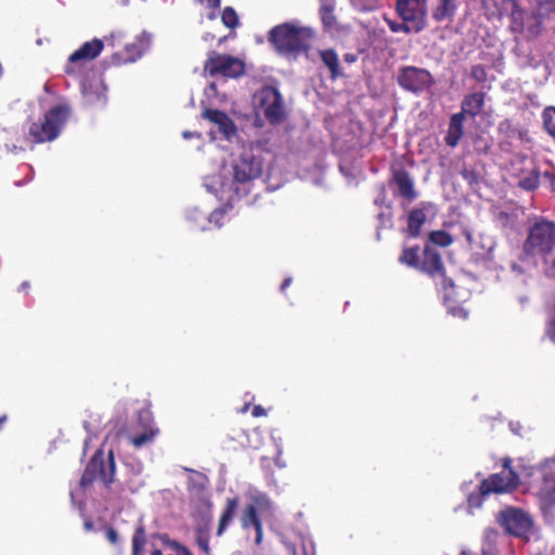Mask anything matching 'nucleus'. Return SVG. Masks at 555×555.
<instances>
[{
	"instance_id": "obj_9",
	"label": "nucleus",
	"mask_w": 555,
	"mask_h": 555,
	"mask_svg": "<svg viewBox=\"0 0 555 555\" xmlns=\"http://www.w3.org/2000/svg\"><path fill=\"white\" fill-rule=\"evenodd\" d=\"M555 246V222L543 220L537 222L529 231L525 243L528 254H550Z\"/></svg>"
},
{
	"instance_id": "obj_43",
	"label": "nucleus",
	"mask_w": 555,
	"mask_h": 555,
	"mask_svg": "<svg viewBox=\"0 0 555 555\" xmlns=\"http://www.w3.org/2000/svg\"><path fill=\"white\" fill-rule=\"evenodd\" d=\"M29 287H30L29 282L24 281V282L20 285V291H23V292H25V293L27 294V293H28Z\"/></svg>"
},
{
	"instance_id": "obj_33",
	"label": "nucleus",
	"mask_w": 555,
	"mask_h": 555,
	"mask_svg": "<svg viewBox=\"0 0 555 555\" xmlns=\"http://www.w3.org/2000/svg\"><path fill=\"white\" fill-rule=\"evenodd\" d=\"M222 24L230 28L234 29L238 25V16L235 10L231 7H225L221 13Z\"/></svg>"
},
{
	"instance_id": "obj_38",
	"label": "nucleus",
	"mask_w": 555,
	"mask_h": 555,
	"mask_svg": "<svg viewBox=\"0 0 555 555\" xmlns=\"http://www.w3.org/2000/svg\"><path fill=\"white\" fill-rule=\"evenodd\" d=\"M461 176L463 177L464 180H466L469 184H473V183H476L477 180H478V176L476 173L475 170H468V169H464L462 172H461Z\"/></svg>"
},
{
	"instance_id": "obj_13",
	"label": "nucleus",
	"mask_w": 555,
	"mask_h": 555,
	"mask_svg": "<svg viewBox=\"0 0 555 555\" xmlns=\"http://www.w3.org/2000/svg\"><path fill=\"white\" fill-rule=\"evenodd\" d=\"M418 271L426 273L431 279H440L443 288L453 286L452 280L446 276V268L440 253L433 246L426 245Z\"/></svg>"
},
{
	"instance_id": "obj_49",
	"label": "nucleus",
	"mask_w": 555,
	"mask_h": 555,
	"mask_svg": "<svg viewBox=\"0 0 555 555\" xmlns=\"http://www.w3.org/2000/svg\"><path fill=\"white\" fill-rule=\"evenodd\" d=\"M7 422V415H2L0 416V428L2 427V425Z\"/></svg>"
},
{
	"instance_id": "obj_52",
	"label": "nucleus",
	"mask_w": 555,
	"mask_h": 555,
	"mask_svg": "<svg viewBox=\"0 0 555 555\" xmlns=\"http://www.w3.org/2000/svg\"><path fill=\"white\" fill-rule=\"evenodd\" d=\"M83 94H85L86 98H88V92L86 90V87H83Z\"/></svg>"
},
{
	"instance_id": "obj_25",
	"label": "nucleus",
	"mask_w": 555,
	"mask_h": 555,
	"mask_svg": "<svg viewBox=\"0 0 555 555\" xmlns=\"http://www.w3.org/2000/svg\"><path fill=\"white\" fill-rule=\"evenodd\" d=\"M319 55L323 64L328 68L330 76L333 80L343 76L339 67L338 55L334 49L320 50Z\"/></svg>"
},
{
	"instance_id": "obj_36",
	"label": "nucleus",
	"mask_w": 555,
	"mask_h": 555,
	"mask_svg": "<svg viewBox=\"0 0 555 555\" xmlns=\"http://www.w3.org/2000/svg\"><path fill=\"white\" fill-rule=\"evenodd\" d=\"M470 77L477 82L483 83L487 81L488 74L487 69L481 64L473 65L470 68Z\"/></svg>"
},
{
	"instance_id": "obj_7",
	"label": "nucleus",
	"mask_w": 555,
	"mask_h": 555,
	"mask_svg": "<svg viewBox=\"0 0 555 555\" xmlns=\"http://www.w3.org/2000/svg\"><path fill=\"white\" fill-rule=\"evenodd\" d=\"M204 72L210 77L237 78L245 73V63L230 54L210 51L204 63Z\"/></svg>"
},
{
	"instance_id": "obj_51",
	"label": "nucleus",
	"mask_w": 555,
	"mask_h": 555,
	"mask_svg": "<svg viewBox=\"0 0 555 555\" xmlns=\"http://www.w3.org/2000/svg\"><path fill=\"white\" fill-rule=\"evenodd\" d=\"M473 500H474V498H473V495H470V496H469V499H468V502H469V504H470V505H473V504H474V503H473Z\"/></svg>"
},
{
	"instance_id": "obj_39",
	"label": "nucleus",
	"mask_w": 555,
	"mask_h": 555,
	"mask_svg": "<svg viewBox=\"0 0 555 555\" xmlns=\"http://www.w3.org/2000/svg\"><path fill=\"white\" fill-rule=\"evenodd\" d=\"M198 3L204 4L206 3L209 9L217 10L220 8L221 1L220 0H196Z\"/></svg>"
},
{
	"instance_id": "obj_37",
	"label": "nucleus",
	"mask_w": 555,
	"mask_h": 555,
	"mask_svg": "<svg viewBox=\"0 0 555 555\" xmlns=\"http://www.w3.org/2000/svg\"><path fill=\"white\" fill-rule=\"evenodd\" d=\"M106 539L113 545H117L119 542V534L113 527H107L105 530Z\"/></svg>"
},
{
	"instance_id": "obj_24",
	"label": "nucleus",
	"mask_w": 555,
	"mask_h": 555,
	"mask_svg": "<svg viewBox=\"0 0 555 555\" xmlns=\"http://www.w3.org/2000/svg\"><path fill=\"white\" fill-rule=\"evenodd\" d=\"M237 505H238L237 498H231V499L227 500L225 506H224V508H223V511L221 513V516H220V519H219V524H218V528H217V532H216V534L218 537L222 535L223 532L229 527V525L232 522V520H233V518L235 516V512H236Z\"/></svg>"
},
{
	"instance_id": "obj_26",
	"label": "nucleus",
	"mask_w": 555,
	"mask_h": 555,
	"mask_svg": "<svg viewBox=\"0 0 555 555\" xmlns=\"http://www.w3.org/2000/svg\"><path fill=\"white\" fill-rule=\"evenodd\" d=\"M159 435V428L143 429L140 434H134L129 437V441L134 449H142L143 447L152 444L156 437Z\"/></svg>"
},
{
	"instance_id": "obj_53",
	"label": "nucleus",
	"mask_w": 555,
	"mask_h": 555,
	"mask_svg": "<svg viewBox=\"0 0 555 555\" xmlns=\"http://www.w3.org/2000/svg\"><path fill=\"white\" fill-rule=\"evenodd\" d=\"M224 40H225V37L220 38V39H219V43L224 42Z\"/></svg>"
},
{
	"instance_id": "obj_45",
	"label": "nucleus",
	"mask_w": 555,
	"mask_h": 555,
	"mask_svg": "<svg viewBox=\"0 0 555 555\" xmlns=\"http://www.w3.org/2000/svg\"><path fill=\"white\" fill-rule=\"evenodd\" d=\"M345 60H346L347 62L351 63V62H354V61H356V56H354V55H352V54H346V55H345Z\"/></svg>"
},
{
	"instance_id": "obj_12",
	"label": "nucleus",
	"mask_w": 555,
	"mask_h": 555,
	"mask_svg": "<svg viewBox=\"0 0 555 555\" xmlns=\"http://www.w3.org/2000/svg\"><path fill=\"white\" fill-rule=\"evenodd\" d=\"M396 12L404 22H415V33L427 25V0H397Z\"/></svg>"
},
{
	"instance_id": "obj_48",
	"label": "nucleus",
	"mask_w": 555,
	"mask_h": 555,
	"mask_svg": "<svg viewBox=\"0 0 555 555\" xmlns=\"http://www.w3.org/2000/svg\"><path fill=\"white\" fill-rule=\"evenodd\" d=\"M502 1H503V2H511V3H513V8H514V7H516V5H519V4H518V1H519V0H502Z\"/></svg>"
},
{
	"instance_id": "obj_11",
	"label": "nucleus",
	"mask_w": 555,
	"mask_h": 555,
	"mask_svg": "<svg viewBox=\"0 0 555 555\" xmlns=\"http://www.w3.org/2000/svg\"><path fill=\"white\" fill-rule=\"evenodd\" d=\"M397 82L403 90L418 94L430 88L435 79L425 68L403 66L399 69Z\"/></svg>"
},
{
	"instance_id": "obj_20",
	"label": "nucleus",
	"mask_w": 555,
	"mask_h": 555,
	"mask_svg": "<svg viewBox=\"0 0 555 555\" xmlns=\"http://www.w3.org/2000/svg\"><path fill=\"white\" fill-rule=\"evenodd\" d=\"M429 203H421L418 207L413 208L408 215L406 232L411 237H418L421 235L422 227L425 224L427 216L426 208Z\"/></svg>"
},
{
	"instance_id": "obj_30",
	"label": "nucleus",
	"mask_w": 555,
	"mask_h": 555,
	"mask_svg": "<svg viewBox=\"0 0 555 555\" xmlns=\"http://www.w3.org/2000/svg\"><path fill=\"white\" fill-rule=\"evenodd\" d=\"M146 543V534L143 526H139L132 535V555H142Z\"/></svg>"
},
{
	"instance_id": "obj_41",
	"label": "nucleus",
	"mask_w": 555,
	"mask_h": 555,
	"mask_svg": "<svg viewBox=\"0 0 555 555\" xmlns=\"http://www.w3.org/2000/svg\"><path fill=\"white\" fill-rule=\"evenodd\" d=\"M251 415L254 417H261L267 415V411L261 405H254L251 410Z\"/></svg>"
},
{
	"instance_id": "obj_16",
	"label": "nucleus",
	"mask_w": 555,
	"mask_h": 555,
	"mask_svg": "<svg viewBox=\"0 0 555 555\" xmlns=\"http://www.w3.org/2000/svg\"><path fill=\"white\" fill-rule=\"evenodd\" d=\"M262 173V163L250 152H243L233 164V178L237 183H247Z\"/></svg>"
},
{
	"instance_id": "obj_27",
	"label": "nucleus",
	"mask_w": 555,
	"mask_h": 555,
	"mask_svg": "<svg viewBox=\"0 0 555 555\" xmlns=\"http://www.w3.org/2000/svg\"><path fill=\"white\" fill-rule=\"evenodd\" d=\"M335 0H320L319 14L324 28L332 29L336 25Z\"/></svg>"
},
{
	"instance_id": "obj_22",
	"label": "nucleus",
	"mask_w": 555,
	"mask_h": 555,
	"mask_svg": "<svg viewBox=\"0 0 555 555\" xmlns=\"http://www.w3.org/2000/svg\"><path fill=\"white\" fill-rule=\"evenodd\" d=\"M486 93L485 92H474L464 96L461 104V112L465 115H468L472 118L478 116L483 107H485Z\"/></svg>"
},
{
	"instance_id": "obj_28",
	"label": "nucleus",
	"mask_w": 555,
	"mask_h": 555,
	"mask_svg": "<svg viewBox=\"0 0 555 555\" xmlns=\"http://www.w3.org/2000/svg\"><path fill=\"white\" fill-rule=\"evenodd\" d=\"M421 248L417 245L403 248L399 257L400 263L416 270H418V267L421 266Z\"/></svg>"
},
{
	"instance_id": "obj_14",
	"label": "nucleus",
	"mask_w": 555,
	"mask_h": 555,
	"mask_svg": "<svg viewBox=\"0 0 555 555\" xmlns=\"http://www.w3.org/2000/svg\"><path fill=\"white\" fill-rule=\"evenodd\" d=\"M500 521L505 531L515 537L527 535L533 526L530 515L519 508H507L501 512Z\"/></svg>"
},
{
	"instance_id": "obj_44",
	"label": "nucleus",
	"mask_w": 555,
	"mask_h": 555,
	"mask_svg": "<svg viewBox=\"0 0 555 555\" xmlns=\"http://www.w3.org/2000/svg\"><path fill=\"white\" fill-rule=\"evenodd\" d=\"M83 526H85V529H86L87 531H91V530L93 529V522H92V520H90V519H89V520H86V521H85V524H83Z\"/></svg>"
},
{
	"instance_id": "obj_3",
	"label": "nucleus",
	"mask_w": 555,
	"mask_h": 555,
	"mask_svg": "<svg viewBox=\"0 0 555 555\" xmlns=\"http://www.w3.org/2000/svg\"><path fill=\"white\" fill-rule=\"evenodd\" d=\"M70 109L65 104H59L46 112L43 120L31 122L28 132L25 134L24 142L33 150L36 144H42L55 140L66 120Z\"/></svg>"
},
{
	"instance_id": "obj_15",
	"label": "nucleus",
	"mask_w": 555,
	"mask_h": 555,
	"mask_svg": "<svg viewBox=\"0 0 555 555\" xmlns=\"http://www.w3.org/2000/svg\"><path fill=\"white\" fill-rule=\"evenodd\" d=\"M103 48L104 41L100 39H93L85 42L79 49L69 55L64 72L69 76H75L79 72V66L98 57Z\"/></svg>"
},
{
	"instance_id": "obj_8",
	"label": "nucleus",
	"mask_w": 555,
	"mask_h": 555,
	"mask_svg": "<svg viewBox=\"0 0 555 555\" xmlns=\"http://www.w3.org/2000/svg\"><path fill=\"white\" fill-rule=\"evenodd\" d=\"M258 108L263 113L271 125H280L285 118L283 98L280 91L272 86L262 87L255 95Z\"/></svg>"
},
{
	"instance_id": "obj_6",
	"label": "nucleus",
	"mask_w": 555,
	"mask_h": 555,
	"mask_svg": "<svg viewBox=\"0 0 555 555\" xmlns=\"http://www.w3.org/2000/svg\"><path fill=\"white\" fill-rule=\"evenodd\" d=\"M503 470L490 475L479 486L480 495L487 496L490 493H509L519 485V476L512 467V460H503Z\"/></svg>"
},
{
	"instance_id": "obj_40",
	"label": "nucleus",
	"mask_w": 555,
	"mask_h": 555,
	"mask_svg": "<svg viewBox=\"0 0 555 555\" xmlns=\"http://www.w3.org/2000/svg\"><path fill=\"white\" fill-rule=\"evenodd\" d=\"M544 179L547 180L550 188L553 192H555V173L551 171H545L543 173Z\"/></svg>"
},
{
	"instance_id": "obj_18",
	"label": "nucleus",
	"mask_w": 555,
	"mask_h": 555,
	"mask_svg": "<svg viewBox=\"0 0 555 555\" xmlns=\"http://www.w3.org/2000/svg\"><path fill=\"white\" fill-rule=\"evenodd\" d=\"M202 117L217 125L219 131L227 138L236 133L234 121L223 111L217 108H205L202 113Z\"/></svg>"
},
{
	"instance_id": "obj_23",
	"label": "nucleus",
	"mask_w": 555,
	"mask_h": 555,
	"mask_svg": "<svg viewBox=\"0 0 555 555\" xmlns=\"http://www.w3.org/2000/svg\"><path fill=\"white\" fill-rule=\"evenodd\" d=\"M210 520L211 517H203L202 521L194 528L195 542L205 555H210L209 538H210Z\"/></svg>"
},
{
	"instance_id": "obj_17",
	"label": "nucleus",
	"mask_w": 555,
	"mask_h": 555,
	"mask_svg": "<svg viewBox=\"0 0 555 555\" xmlns=\"http://www.w3.org/2000/svg\"><path fill=\"white\" fill-rule=\"evenodd\" d=\"M390 185L397 186L395 195L403 198L406 203H412L418 197L412 176L405 169H395L389 180Z\"/></svg>"
},
{
	"instance_id": "obj_29",
	"label": "nucleus",
	"mask_w": 555,
	"mask_h": 555,
	"mask_svg": "<svg viewBox=\"0 0 555 555\" xmlns=\"http://www.w3.org/2000/svg\"><path fill=\"white\" fill-rule=\"evenodd\" d=\"M541 172L538 168H533L528 176L518 181V186L526 191H534L540 185Z\"/></svg>"
},
{
	"instance_id": "obj_42",
	"label": "nucleus",
	"mask_w": 555,
	"mask_h": 555,
	"mask_svg": "<svg viewBox=\"0 0 555 555\" xmlns=\"http://www.w3.org/2000/svg\"><path fill=\"white\" fill-rule=\"evenodd\" d=\"M292 281V278H286L281 284V291L285 292V289L291 285Z\"/></svg>"
},
{
	"instance_id": "obj_46",
	"label": "nucleus",
	"mask_w": 555,
	"mask_h": 555,
	"mask_svg": "<svg viewBox=\"0 0 555 555\" xmlns=\"http://www.w3.org/2000/svg\"><path fill=\"white\" fill-rule=\"evenodd\" d=\"M181 554L182 555H193L192 552L185 546L181 547Z\"/></svg>"
},
{
	"instance_id": "obj_19",
	"label": "nucleus",
	"mask_w": 555,
	"mask_h": 555,
	"mask_svg": "<svg viewBox=\"0 0 555 555\" xmlns=\"http://www.w3.org/2000/svg\"><path fill=\"white\" fill-rule=\"evenodd\" d=\"M459 9L457 0H437L431 16L437 23L453 22Z\"/></svg>"
},
{
	"instance_id": "obj_54",
	"label": "nucleus",
	"mask_w": 555,
	"mask_h": 555,
	"mask_svg": "<svg viewBox=\"0 0 555 555\" xmlns=\"http://www.w3.org/2000/svg\"><path fill=\"white\" fill-rule=\"evenodd\" d=\"M209 18H215V13L209 14Z\"/></svg>"
},
{
	"instance_id": "obj_31",
	"label": "nucleus",
	"mask_w": 555,
	"mask_h": 555,
	"mask_svg": "<svg viewBox=\"0 0 555 555\" xmlns=\"http://www.w3.org/2000/svg\"><path fill=\"white\" fill-rule=\"evenodd\" d=\"M543 127L555 139V106H546L542 112Z\"/></svg>"
},
{
	"instance_id": "obj_35",
	"label": "nucleus",
	"mask_w": 555,
	"mask_h": 555,
	"mask_svg": "<svg viewBox=\"0 0 555 555\" xmlns=\"http://www.w3.org/2000/svg\"><path fill=\"white\" fill-rule=\"evenodd\" d=\"M415 25L416 23L415 22H402V23H396V22H392V21H388V26L390 28L391 31L393 33H404V34H410V33H415Z\"/></svg>"
},
{
	"instance_id": "obj_47",
	"label": "nucleus",
	"mask_w": 555,
	"mask_h": 555,
	"mask_svg": "<svg viewBox=\"0 0 555 555\" xmlns=\"http://www.w3.org/2000/svg\"><path fill=\"white\" fill-rule=\"evenodd\" d=\"M214 38H215V36L209 33L205 34V36H204L205 41L212 40Z\"/></svg>"
},
{
	"instance_id": "obj_50",
	"label": "nucleus",
	"mask_w": 555,
	"mask_h": 555,
	"mask_svg": "<svg viewBox=\"0 0 555 555\" xmlns=\"http://www.w3.org/2000/svg\"><path fill=\"white\" fill-rule=\"evenodd\" d=\"M249 408V403H245V405L242 408L241 412L245 413Z\"/></svg>"
},
{
	"instance_id": "obj_2",
	"label": "nucleus",
	"mask_w": 555,
	"mask_h": 555,
	"mask_svg": "<svg viewBox=\"0 0 555 555\" xmlns=\"http://www.w3.org/2000/svg\"><path fill=\"white\" fill-rule=\"evenodd\" d=\"M313 37L309 27L283 23L271 28L268 40L279 54L296 57L309 50Z\"/></svg>"
},
{
	"instance_id": "obj_32",
	"label": "nucleus",
	"mask_w": 555,
	"mask_h": 555,
	"mask_svg": "<svg viewBox=\"0 0 555 555\" xmlns=\"http://www.w3.org/2000/svg\"><path fill=\"white\" fill-rule=\"evenodd\" d=\"M429 241L440 247H448L453 243L452 235L443 230H436L429 233Z\"/></svg>"
},
{
	"instance_id": "obj_34",
	"label": "nucleus",
	"mask_w": 555,
	"mask_h": 555,
	"mask_svg": "<svg viewBox=\"0 0 555 555\" xmlns=\"http://www.w3.org/2000/svg\"><path fill=\"white\" fill-rule=\"evenodd\" d=\"M138 422L142 429L158 428L153 418V414L149 408H143L138 412Z\"/></svg>"
},
{
	"instance_id": "obj_21",
	"label": "nucleus",
	"mask_w": 555,
	"mask_h": 555,
	"mask_svg": "<svg viewBox=\"0 0 555 555\" xmlns=\"http://www.w3.org/2000/svg\"><path fill=\"white\" fill-rule=\"evenodd\" d=\"M464 113H455L451 116L444 142L450 147H455L464 134Z\"/></svg>"
},
{
	"instance_id": "obj_4",
	"label": "nucleus",
	"mask_w": 555,
	"mask_h": 555,
	"mask_svg": "<svg viewBox=\"0 0 555 555\" xmlns=\"http://www.w3.org/2000/svg\"><path fill=\"white\" fill-rule=\"evenodd\" d=\"M122 31H113L109 37H105V43L112 49H116L112 53V63L120 66L138 61L149 48V40L144 34L135 37L131 42H124Z\"/></svg>"
},
{
	"instance_id": "obj_5",
	"label": "nucleus",
	"mask_w": 555,
	"mask_h": 555,
	"mask_svg": "<svg viewBox=\"0 0 555 555\" xmlns=\"http://www.w3.org/2000/svg\"><path fill=\"white\" fill-rule=\"evenodd\" d=\"M115 470L116 465L113 451L108 452L107 461H105L104 451L99 449L87 464L80 478V486L81 488H88L98 478L106 486H109L114 482Z\"/></svg>"
},
{
	"instance_id": "obj_1",
	"label": "nucleus",
	"mask_w": 555,
	"mask_h": 555,
	"mask_svg": "<svg viewBox=\"0 0 555 555\" xmlns=\"http://www.w3.org/2000/svg\"><path fill=\"white\" fill-rule=\"evenodd\" d=\"M554 15L555 0H534L527 17L520 5L512 8L509 28L514 34H519L527 41H531L543 34L544 23Z\"/></svg>"
},
{
	"instance_id": "obj_10",
	"label": "nucleus",
	"mask_w": 555,
	"mask_h": 555,
	"mask_svg": "<svg viewBox=\"0 0 555 555\" xmlns=\"http://www.w3.org/2000/svg\"><path fill=\"white\" fill-rule=\"evenodd\" d=\"M272 509V503L267 494L258 493L251 498L242 512L241 524L244 529L253 527L256 532L255 543L259 545L262 541V522L260 514L269 513Z\"/></svg>"
}]
</instances>
